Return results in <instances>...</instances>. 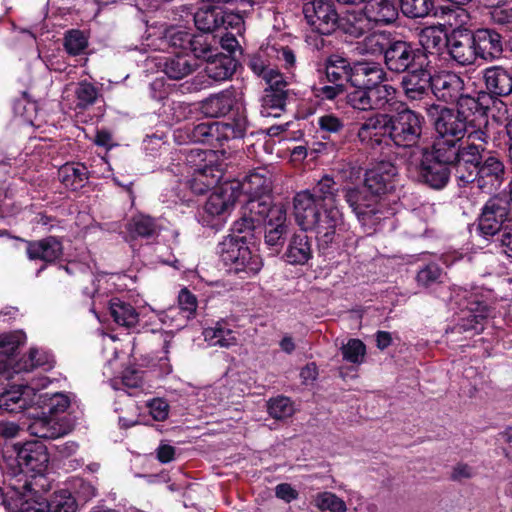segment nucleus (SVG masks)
Masks as SVG:
<instances>
[{
  "label": "nucleus",
  "mask_w": 512,
  "mask_h": 512,
  "mask_svg": "<svg viewBox=\"0 0 512 512\" xmlns=\"http://www.w3.org/2000/svg\"><path fill=\"white\" fill-rule=\"evenodd\" d=\"M487 103L472 104L460 101L455 108L431 104L426 108L437 138L464 141L469 133L481 131L489 135Z\"/></svg>",
  "instance_id": "1"
},
{
  "label": "nucleus",
  "mask_w": 512,
  "mask_h": 512,
  "mask_svg": "<svg viewBox=\"0 0 512 512\" xmlns=\"http://www.w3.org/2000/svg\"><path fill=\"white\" fill-rule=\"evenodd\" d=\"M506 173L501 155L487 151L486 144L478 142L457 185L465 188L474 184L482 193L492 194L503 185Z\"/></svg>",
  "instance_id": "2"
},
{
  "label": "nucleus",
  "mask_w": 512,
  "mask_h": 512,
  "mask_svg": "<svg viewBox=\"0 0 512 512\" xmlns=\"http://www.w3.org/2000/svg\"><path fill=\"white\" fill-rule=\"evenodd\" d=\"M489 138L481 131L469 133L464 141L437 138L431 149L424 148L422 152L452 169L458 184L477 143L487 144Z\"/></svg>",
  "instance_id": "3"
},
{
  "label": "nucleus",
  "mask_w": 512,
  "mask_h": 512,
  "mask_svg": "<svg viewBox=\"0 0 512 512\" xmlns=\"http://www.w3.org/2000/svg\"><path fill=\"white\" fill-rule=\"evenodd\" d=\"M388 121V137L396 146L411 148L419 143L424 125V117L421 114L406 107L389 114Z\"/></svg>",
  "instance_id": "4"
},
{
  "label": "nucleus",
  "mask_w": 512,
  "mask_h": 512,
  "mask_svg": "<svg viewBox=\"0 0 512 512\" xmlns=\"http://www.w3.org/2000/svg\"><path fill=\"white\" fill-rule=\"evenodd\" d=\"M465 83L464 80L455 73L445 72L433 76L431 92L437 100L452 104L456 106L460 104V101H469L472 104L486 103L487 95L485 93L478 94V96H472L464 93Z\"/></svg>",
  "instance_id": "5"
},
{
  "label": "nucleus",
  "mask_w": 512,
  "mask_h": 512,
  "mask_svg": "<svg viewBox=\"0 0 512 512\" xmlns=\"http://www.w3.org/2000/svg\"><path fill=\"white\" fill-rule=\"evenodd\" d=\"M396 93L394 86L381 83L347 93L346 103L353 109L364 112L382 110L391 104Z\"/></svg>",
  "instance_id": "6"
},
{
  "label": "nucleus",
  "mask_w": 512,
  "mask_h": 512,
  "mask_svg": "<svg viewBox=\"0 0 512 512\" xmlns=\"http://www.w3.org/2000/svg\"><path fill=\"white\" fill-rule=\"evenodd\" d=\"M302 12L311 29L322 35L337 30L339 14L330 0H309L303 3Z\"/></svg>",
  "instance_id": "7"
},
{
  "label": "nucleus",
  "mask_w": 512,
  "mask_h": 512,
  "mask_svg": "<svg viewBox=\"0 0 512 512\" xmlns=\"http://www.w3.org/2000/svg\"><path fill=\"white\" fill-rule=\"evenodd\" d=\"M510 202L506 196L496 194L484 204L478 219V228L483 235L494 236L512 217Z\"/></svg>",
  "instance_id": "8"
},
{
  "label": "nucleus",
  "mask_w": 512,
  "mask_h": 512,
  "mask_svg": "<svg viewBox=\"0 0 512 512\" xmlns=\"http://www.w3.org/2000/svg\"><path fill=\"white\" fill-rule=\"evenodd\" d=\"M421 62V51L404 40L392 39L384 55L385 67L395 74H403Z\"/></svg>",
  "instance_id": "9"
},
{
  "label": "nucleus",
  "mask_w": 512,
  "mask_h": 512,
  "mask_svg": "<svg viewBox=\"0 0 512 512\" xmlns=\"http://www.w3.org/2000/svg\"><path fill=\"white\" fill-rule=\"evenodd\" d=\"M343 197L357 219L363 224L380 212L379 199L364 185L345 187Z\"/></svg>",
  "instance_id": "10"
},
{
  "label": "nucleus",
  "mask_w": 512,
  "mask_h": 512,
  "mask_svg": "<svg viewBox=\"0 0 512 512\" xmlns=\"http://www.w3.org/2000/svg\"><path fill=\"white\" fill-rule=\"evenodd\" d=\"M400 88L409 101H420L429 95L433 76L424 62L403 73Z\"/></svg>",
  "instance_id": "11"
},
{
  "label": "nucleus",
  "mask_w": 512,
  "mask_h": 512,
  "mask_svg": "<svg viewBox=\"0 0 512 512\" xmlns=\"http://www.w3.org/2000/svg\"><path fill=\"white\" fill-rule=\"evenodd\" d=\"M276 206L272 205L269 195L248 196L242 208V217L235 224L236 230L239 232L253 230L256 224L270 218V214Z\"/></svg>",
  "instance_id": "12"
},
{
  "label": "nucleus",
  "mask_w": 512,
  "mask_h": 512,
  "mask_svg": "<svg viewBox=\"0 0 512 512\" xmlns=\"http://www.w3.org/2000/svg\"><path fill=\"white\" fill-rule=\"evenodd\" d=\"M46 499L35 490L32 482H26L21 488L11 489V499L8 502L10 512H48Z\"/></svg>",
  "instance_id": "13"
},
{
  "label": "nucleus",
  "mask_w": 512,
  "mask_h": 512,
  "mask_svg": "<svg viewBox=\"0 0 512 512\" xmlns=\"http://www.w3.org/2000/svg\"><path fill=\"white\" fill-rule=\"evenodd\" d=\"M397 174V167L393 163L389 161L379 162L365 173L364 186L379 199L380 195L394 189Z\"/></svg>",
  "instance_id": "14"
},
{
  "label": "nucleus",
  "mask_w": 512,
  "mask_h": 512,
  "mask_svg": "<svg viewBox=\"0 0 512 512\" xmlns=\"http://www.w3.org/2000/svg\"><path fill=\"white\" fill-rule=\"evenodd\" d=\"M264 223V243L272 251L278 253L283 247L288 232L286 209L277 205L271 212L270 218Z\"/></svg>",
  "instance_id": "15"
},
{
  "label": "nucleus",
  "mask_w": 512,
  "mask_h": 512,
  "mask_svg": "<svg viewBox=\"0 0 512 512\" xmlns=\"http://www.w3.org/2000/svg\"><path fill=\"white\" fill-rule=\"evenodd\" d=\"M16 460L22 470L42 475L48 467L49 455L42 442H27L17 451Z\"/></svg>",
  "instance_id": "16"
},
{
  "label": "nucleus",
  "mask_w": 512,
  "mask_h": 512,
  "mask_svg": "<svg viewBox=\"0 0 512 512\" xmlns=\"http://www.w3.org/2000/svg\"><path fill=\"white\" fill-rule=\"evenodd\" d=\"M474 47L472 31L469 29H455L449 35L447 47L449 55L462 66L471 65L476 61Z\"/></svg>",
  "instance_id": "17"
},
{
  "label": "nucleus",
  "mask_w": 512,
  "mask_h": 512,
  "mask_svg": "<svg viewBox=\"0 0 512 512\" xmlns=\"http://www.w3.org/2000/svg\"><path fill=\"white\" fill-rule=\"evenodd\" d=\"M322 210L323 214H319L310 230H315L319 245L328 246L334 241L337 229L343 226L344 220L338 206L326 207Z\"/></svg>",
  "instance_id": "18"
},
{
  "label": "nucleus",
  "mask_w": 512,
  "mask_h": 512,
  "mask_svg": "<svg viewBox=\"0 0 512 512\" xmlns=\"http://www.w3.org/2000/svg\"><path fill=\"white\" fill-rule=\"evenodd\" d=\"M239 187L240 185L237 182H225L221 184L209 196L204 205V210L212 216H217L228 211L240 197Z\"/></svg>",
  "instance_id": "19"
},
{
  "label": "nucleus",
  "mask_w": 512,
  "mask_h": 512,
  "mask_svg": "<svg viewBox=\"0 0 512 512\" xmlns=\"http://www.w3.org/2000/svg\"><path fill=\"white\" fill-rule=\"evenodd\" d=\"M386 80L387 73L379 63L358 61L353 64L350 85L354 90L365 89L368 86L384 83Z\"/></svg>",
  "instance_id": "20"
},
{
  "label": "nucleus",
  "mask_w": 512,
  "mask_h": 512,
  "mask_svg": "<svg viewBox=\"0 0 512 512\" xmlns=\"http://www.w3.org/2000/svg\"><path fill=\"white\" fill-rule=\"evenodd\" d=\"M320 204L310 195V190L298 192L293 199L294 216L303 230H309L316 223L320 212Z\"/></svg>",
  "instance_id": "21"
},
{
  "label": "nucleus",
  "mask_w": 512,
  "mask_h": 512,
  "mask_svg": "<svg viewBox=\"0 0 512 512\" xmlns=\"http://www.w3.org/2000/svg\"><path fill=\"white\" fill-rule=\"evenodd\" d=\"M472 38L477 58L491 61L501 55L503 51L502 37L495 30L477 29L472 31Z\"/></svg>",
  "instance_id": "22"
},
{
  "label": "nucleus",
  "mask_w": 512,
  "mask_h": 512,
  "mask_svg": "<svg viewBox=\"0 0 512 512\" xmlns=\"http://www.w3.org/2000/svg\"><path fill=\"white\" fill-rule=\"evenodd\" d=\"M453 170L422 152L419 164V178L423 183L433 189L444 188L450 179Z\"/></svg>",
  "instance_id": "23"
},
{
  "label": "nucleus",
  "mask_w": 512,
  "mask_h": 512,
  "mask_svg": "<svg viewBox=\"0 0 512 512\" xmlns=\"http://www.w3.org/2000/svg\"><path fill=\"white\" fill-rule=\"evenodd\" d=\"M483 80L490 95L505 97L512 93V73L501 66L486 68Z\"/></svg>",
  "instance_id": "24"
},
{
  "label": "nucleus",
  "mask_w": 512,
  "mask_h": 512,
  "mask_svg": "<svg viewBox=\"0 0 512 512\" xmlns=\"http://www.w3.org/2000/svg\"><path fill=\"white\" fill-rule=\"evenodd\" d=\"M27 431L35 437L42 439H56L68 434L71 426L66 422H60L54 417H36L27 426Z\"/></svg>",
  "instance_id": "25"
},
{
  "label": "nucleus",
  "mask_w": 512,
  "mask_h": 512,
  "mask_svg": "<svg viewBox=\"0 0 512 512\" xmlns=\"http://www.w3.org/2000/svg\"><path fill=\"white\" fill-rule=\"evenodd\" d=\"M239 192L246 196L268 195L272 188L271 173L265 167H259L249 172L241 182H237Z\"/></svg>",
  "instance_id": "26"
},
{
  "label": "nucleus",
  "mask_w": 512,
  "mask_h": 512,
  "mask_svg": "<svg viewBox=\"0 0 512 512\" xmlns=\"http://www.w3.org/2000/svg\"><path fill=\"white\" fill-rule=\"evenodd\" d=\"M312 254L311 240L301 232L290 238L283 259L290 265H304L312 258Z\"/></svg>",
  "instance_id": "27"
},
{
  "label": "nucleus",
  "mask_w": 512,
  "mask_h": 512,
  "mask_svg": "<svg viewBox=\"0 0 512 512\" xmlns=\"http://www.w3.org/2000/svg\"><path fill=\"white\" fill-rule=\"evenodd\" d=\"M26 336L22 332H13L0 335V375H10L14 356L19 347L24 344Z\"/></svg>",
  "instance_id": "28"
},
{
  "label": "nucleus",
  "mask_w": 512,
  "mask_h": 512,
  "mask_svg": "<svg viewBox=\"0 0 512 512\" xmlns=\"http://www.w3.org/2000/svg\"><path fill=\"white\" fill-rule=\"evenodd\" d=\"M236 103L232 90H224L213 94L200 102L201 112L210 118H218L227 115Z\"/></svg>",
  "instance_id": "29"
},
{
  "label": "nucleus",
  "mask_w": 512,
  "mask_h": 512,
  "mask_svg": "<svg viewBox=\"0 0 512 512\" xmlns=\"http://www.w3.org/2000/svg\"><path fill=\"white\" fill-rule=\"evenodd\" d=\"M27 256L30 260H42L45 262H53L62 254L61 243L52 236L35 241H26Z\"/></svg>",
  "instance_id": "30"
},
{
  "label": "nucleus",
  "mask_w": 512,
  "mask_h": 512,
  "mask_svg": "<svg viewBox=\"0 0 512 512\" xmlns=\"http://www.w3.org/2000/svg\"><path fill=\"white\" fill-rule=\"evenodd\" d=\"M229 260L235 264L236 271H244L248 274H257L262 266V260L257 255H253L248 247L238 244L232 245L228 251Z\"/></svg>",
  "instance_id": "31"
},
{
  "label": "nucleus",
  "mask_w": 512,
  "mask_h": 512,
  "mask_svg": "<svg viewBox=\"0 0 512 512\" xmlns=\"http://www.w3.org/2000/svg\"><path fill=\"white\" fill-rule=\"evenodd\" d=\"M363 11L369 20V23H393L398 12L394 4L388 0H365Z\"/></svg>",
  "instance_id": "32"
},
{
  "label": "nucleus",
  "mask_w": 512,
  "mask_h": 512,
  "mask_svg": "<svg viewBox=\"0 0 512 512\" xmlns=\"http://www.w3.org/2000/svg\"><path fill=\"white\" fill-rule=\"evenodd\" d=\"M418 40L425 52L439 54L445 47H448L449 36L442 25L428 26L421 29Z\"/></svg>",
  "instance_id": "33"
},
{
  "label": "nucleus",
  "mask_w": 512,
  "mask_h": 512,
  "mask_svg": "<svg viewBox=\"0 0 512 512\" xmlns=\"http://www.w3.org/2000/svg\"><path fill=\"white\" fill-rule=\"evenodd\" d=\"M310 190V195L320 204L321 209L338 206L339 188L330 176H323Z\"/></svg>",
  "instance_id": "34"
},
{
  "label": "nucleus",
  "mask_w": 512,
  "mask_h": 512,
  "mask_svg": "<svg viewBox=\"0 0 512 512\" xmlns=\"http://www.w3.org/2000/svg\"><path fill=\"white\" fill-rule=\"evenodd\" d=\"M323 66L328 82L342 83L343 80H346L350 83L353 65L350 64L348 59L332 54L325 59Z\"/></svg>",
  "instance_id": "35"
},
{
  "label": "nucleus",
  "mask_w": 512,
  "mask_h": 512,
  "mask_svg": "<svg viewBox=\"0 0 512 512\" xmlns=\"http://www.w3.org/2000/svg\"><path fill=\"white\" fill-rule=\"evenodd\" d=\"M221 178L222 172L220 169L213 166H205L195 171L188 184L193 193L202 195L209 189L216 187Z\"/></svg>",
  "instance_id": "36"
},
{
  "label": "nucleus",
  "mask_w": 512,
  "mask_h": 512,
  "mask_svg": "<svg viewBox=\"0 0 512 512\" xmlns=\"http://www.w3.org/2000/svg\"><path fill=\"white\" fill-rule=\"evenodd\" d=\"M236 70V61L231 57L215 53L207 60L205 73L214 81H223L230 78Z\"/></svg>",
  "instance_id": "37"
},
{
  "label": "nucleus",
  "mask_w": 512,
  "mask_h": 512,
  "mask_svg": "<svg viewBox=\"0 0 512 512\" xmlns=\"http://www.w3.org/2000/svg\"><path fill=\"white\" fill-rule=\"evenodd\" d=\"M197 68L194 59L186 54H177L165 59L162 70L173 80H180L191 74Z\"/></svg>",
  "instance_id": "38"
},
{
  "label": "nucleus",
  "mask_w": 512,
  "mask_h": 512,
  "mask_svg": "<svg viewBox=\"0 0 512 512\" xmlns=\"http://www.w3.org/2000/svg\"><path fill=\"white\" fill-rule=\"evenodd\" d=\"M337 29H340L345 34L358 38L363 36L371 29V24L363 12H348L344 16H339Z\"/></svg>",
  "instance_id": "39"
},
{
  "label": "nucleus",
  "mask_w": 512,
  "mask_h": 512,
  "mask_svg": "<svg viewBox=\"0 0 512 512\" xmlns=\"http://www.w3.org/2000/svg\"><path fill=\"white\" fill-rule=\"evenodd\" d=\"M28 387H12L0 394V409L9 413H17L29 406L30 400L26 397Z\"/></svg>",
  "instance_id": "40"
},
{
  "label": "nucleus",
  "mask_w": 512,
  "mask_h": 512,
  "mask_svg": "<svg viewBox=\"0 0 512 512\" xmlns=\"http://www.w3.org/2000/svg\"><path fill=\"white\" fill-rule=\"evenodd\" d=\"M391 41L390 33L373 32L357 43V50L360 54L384 56Z\"/></svg>",
  "instance_id": "41"
},
{
  "label": "nucleus",
  "mask_w": 512,
  "mask_h": 512,
  "mask_svg": "<svg viewBox=\"0 0 512 512\" xmlns=\"http://www.w3.org/2000/svg\"><path fill=\"white\" fill-rule=\"evenodd\" d=\"M203 336L204 340L213 347L229 348L237 344L234 332L221 322H217L214 327L205 328Z\"/></svg>",
  "instance_id": "42"
},
{
  "label": "nucleus",
  "mask_w": 512,
  "mask_h": 512,
  "mask_svg": "<svg viewBox=\"0 0 512 512\" xmlns=\"http://www.w3.org/2000/svg\"><path fill=\"white\" fill-rule=\"evenodd\" d=\"M389 114L378 113L368 117L361 123L357 136L362 143L369 142L373 135H377L378 130H384V134L389 133Z\"/></svg>",
  "instance_id": "43"
},
{
  "label": "nucleus",
  "mask_w": 512,
  "mask_h": 512,
  "mask_svg": "<svg viewBox=\"0 0 512 512\" xmlns=\"http://www.w3.org/2000/svg\"><path fill=\"white\" fill-rule=\"evenodd\" d=\"M110 314L117 324L127 328L134 327L139 322V314L136 309L131 304L119 299L110 301Z\"/></svg>",
  "instance_id": "44"
},
{
  "label": "nucleus",
  "mask_w": 512,
  "mask_h": 512,
  "mask_svg": "<svg viewBox=\"0 0 512 512\" xmlns=\"http://www.w3.org/2000/svg\"><path fill=\"white\" fill-rule=\"evenodd\" d=\"M58 176L67 188L77 190L87 179V168L81 164H65L59 169Z\"/></svg>",
  "instance_id": "45"
},
{
  "label": "nucleus",
  "mask_w": 512,
  "mask_h": 512,
  "mask_svg": "<svg viewBox=\"0 0 512 512\" xmlns=\"http://www.w3.org/2000/svg\"><path fill=\"white\" fill-rule=\"evenodd\" d=\"M194 22L197 29L206 34L220 27L224 19L221 11L214 8H201L195 13Z\"/></svg>",
  "instance_id": "46"
},
{
  "label": "nucleus",
  "mask_w": 512,
  "mask_h": 512,
  "mask_svg": "<svg viewBox=\"0 0 512 512\" xmlns=\"http://www.w3.org/2000/svg\"><path fill=\"white\" fill-rule=\"evenodd\" d=\"M155 220L143 214L133 216L127 223V231L132 237H151L156 233Z\"/></svg>",
  "instance_id": "47"
},
{
  "label": "nucleus",
  "mask_w": 512,
  "mask_h": 512,
  "mask_svg": "<svg viewBox=\"0 0 512 512\" xmlns=\"http://www.w3.org/2000/svg\"><path fill=\"white\" fill-rule=\"evenodd\" d=\"M212 42H216L215 37H211L207 34H193L191 45H189L187 50H190L196 58L207 61L212 58L217 51V48L213 46Z\"/></svg>",
  "instance_id": "48"
},
{
  "label": "nucleus",
  "mask_w": 512,
  "mask_h": 512,
  "mask_svg": "<svg viewBox=\"0 0 512 512\" xmlns=\"http://www.w3.org/2000/svg\"><path fill=\"white\" fill-rule=\"evenodd\" d=\"M433 9V0H401L402 13L412 19L427 17Z\"/></svg>",
  "instance_id": "49"
},
{
  "label": "nucleus",
  "mask_w": 512,
  "mask_h": 512,
  "mask_svg": "<svg viewBox=\"0 0 512 512\" xmlns=\"http://www.w3.org/2000/svg\"><path fill=\"white\" fill-rule=\"evenodd\" d=\"M444 277L445 273L438 264L429 263L418 271L416 281L419 286L428 288L443 283Z\"/></svg>",
  "instance_id": "50"
},
{
  "label": "nucleus",
  "mask_w": 512,
  "mask_h": 512,
  "mask_svg": "<svg viewBox=\"0 0 512 512\" xmlns=\"http://www.w3.org/2000/svg\"><path fill=\"white\" fill-rule=\"evenodd\" d=\"M313 504L322 512H346L347 510L345 502L331 492L316 494L313 498Z\"/></svg>",
  "instance_id": "51"
},
{
  "label": "nucleus",
  "mask_w": 512,
  "mask_h": 512,
  "mask_svg": "<svg viewBox=\"0 0 512 512\" xmlns=\"http://www.w3.org/2000/svg\"><path fill=\"white\" fill-rule=\"evenodd\" d=\"M488 316V308L485 305L478 304L477 308H469V315L462 319L460 327L464 331H474L479 333L484 329L483 321Z\"/></svg>",
  "instance_id": "52"
},
{
  "label": "nucleus",
  "mask_w": 512,
  "mask_h": 512,
  "mask_svg": "<svg viewBox=\"0 0 512 512\" xmlns=\"http://www.w3.org/2000/svg\"><path fill=\"white\" fill-rule=\"evenodd\" d=\"M219 123H200L192 127L189 136L193 142L210 143L219 137Z\"/></svg>",
  "instance_id": "53"
},
{
  "label": "nucleus",
  "mask_w": 512,
  "mask_h": 512,
  "mask_svg": "<svg viewBox=\"0 0 512 512\" xmlns=\"http://www.w3.org/2000/svg\"><path fill=\"white\" fill-rule=\"evenodd\" d=\"M47 505L48 512H76L77 510L75 498L67 491L55 493Z\"/></svg>",
  "instance_id": "54"
},
{
  "label": "nucleus",
  "mask_w": 512,
  "mask_h": 512,
  "mask_svg": "<svg viewBox=\"0 0 512 512\" xmlns=\"http://www.w3.org/2000/svg\"><path fill=\"white\" fill-rule=\"evenodd\" d=\"M75 96L77 100V107L86 109L93 105L99 96V90L91 83L82 81L78 83L75 89Z\"/></svg>",
  "instance_id": "55"
},
{
  "label": "nucleus",
  "mask_w": 512,
  "mask_h": 512,
  "mask_svg": "<svg viewBox=\"0 0 512 512\" xmlns=\"http://www.w3.org/2000/svg\"><path fill=\"white\" fill-rule=\"evenodd\" d=\"M247 119L245 116L238 115L231 121L219 123V135L222 134L226 139L242 138L247 130Z\"/></svg>",
  "instance_id": "56"
},
{
  "label": "nucleus",
  "mask_w": 512,
  "mask_h": 512,
  "mask_svg": "<svg viewBox=\"0 0 512 512\" xmlns=\"http://www.w3.org/2000/svg\"><path fill=\"white\" fill-rule=\"evenodd\" d=\"M268 413L274 419L281 420L292 416L294 407L288 397L278 396L268 401Z\"/></svg>",
  "instance_id": "57"
},
{
  "label": "nucleus",
  "mask_w": 512,
  "mask_h": 512,
  "mask_svg": "<svg viewBox=\"0 0 512 512\" xmlns=\"http://www.w3.org/2000/svg\"><path fill=\"white\" fill-rule=\"evenodd\" d=\"M341 351L344 360L353 364H360L364 360L366 347L361 340L350 339L347 344L342 346Z\"/></svg>",
  "instance_id": "58"
},
{
  "label": "nucleus",
  "mask_w": 512,
  "mask_h": 512,
  "mask_svg": "<svg viewBox=\"0 0 512 512\" xmlns=\"http://www.w3.org/2000/svg\"><path fill=\"white\" fill-rule=\"evenodd\" d=\"M87 39L80 30H70L64 38V47L68 54L76 56L87 47Z\"/></svg>",
  "instance_id": "59"
},
{
  "label": "nucleus",
  "mask_w": 512,
  "mask_h": 512,
  "mask_svg": "<svg viewBox=\"0 0 512 512\" xmlns=\"http://www.w3.org/2000/svg\"><path fill=\"white\" fill-rule=\"evenodd\" d=\"M165 38L171 47L187 50L191 45L193 34L185 29H169Z\"/></svg>",
  "instance_id": "60"
},
{
  "label": "nucleus",
  "mask_w": 512,
  "mask_h": 512,
  "mask_svg": "<svg viewBox=\"0 0 512 512\" xmlns=\"http://www.w3.org/2000/svg\"><path fill=\"white\" fill-rule=\"evenodd\" d=\"M263 80L267 84L265 91L289 93V84L278 69L269 70Z\"/></svg>",
  "instance_id": "61"
},
{
  "label": "nucleus",
  "mask_w": 512,
  "mask_h": 512,
  "mask_svg": "<svg viewBox=\"0 0 512 512\" xmlns=\"http://www.w3.org/2000/svg\"><path fill=\"white\" fill-rule=\"evenodd\" d=\"M29 360L31 368L42 367L49 370L54 366V357L47 351L38 348H32L29 351Z\"/></svg>",
  "instance_id": "62"
},
{
  "label": "nucleus",
  "mask_w": 512,
  "mask_h": 512,
  "mask_svg": "<svg viewBox=\"0 0 512 512\" xmlns=\"http://www.w3.org/2000/svg\"><path fill=\"white\" fill-rule=\"evenodd\" d=\"M319 127L328 133H339L344 128V122L333 114H326L319 118Z\"/></svg>",
  "instance_id": "63"
},
{
  "label": "nucleus",
  "mask_w": 512,
  "mask_h": 512,
  "mask_svg": "<svg viewBox=\"0 0 512 512\" xmlns=\"http://www.w3.org/2000/svg\"><path fill=\"white\" fill-rule=\"evenodd\" d=\"M505 253L512 257V218L509 219L504 227L496 234Z\"/></svg>",
  "instance_id": "64"
}]
</instances>
